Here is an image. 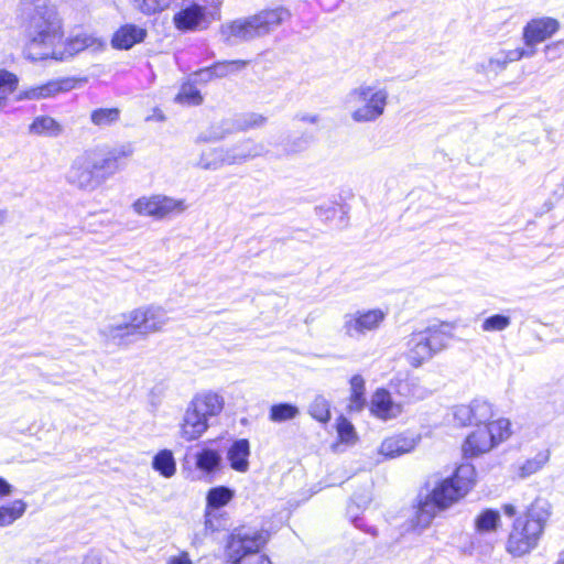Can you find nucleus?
Segmentation results:
<instances>
[{
	"instance_id": "nucleus-1",
	"label": "nucleus",
	"mask_w": 564,
	"mask_h": 564,
	"mask_svg": "<svg viewBox=\"0 0 564 564\" xmlns=\"http://www.w3.org/2000/svg\"><path fill=\"white\" fill-rule=\"evenodd\" d=\"M475 481L476 469L473 464L463 463L457 466L451 476L438 480L432 490L420 498L412 525L420 529L429 527L440 512L467 496Z\"/></svg>"
},
{
	"instance_id": "nucleus-2",
	"label": "nucleus",
	"mask_w": 564,
	"mask_h": 564,
	"mask_svg": "<svg viewBox=\"0 0 564 564\" xmlns=\"http://www.w3.org/2000/svg\"><path fill=\"white\" fill-rule=\"evenodd\" d=\"M64 34V22L57 6L48 0L39 1L25 26V57L32 62L47 61Z\"/></svg>"
},
{
	"instance_id": "nucleus-3",
	"label": "nucleus",
	"mask_w": 564,
	"mask_h": 564,
	"mask_svg": "<svg viewBox=\"0 0 564 564\" xmlns=\"http://www.w3.org/2000/svg\"><path fill=\"white\" fill-rule=\"evenodd\" d=\"M551 516V505L542 498H536L513 521L506 549L512 556H523L534 550L544 532Z\"/></svg>"
},
{
	"instance_id": "nucleus-4",
	"label": "nucleus",
	"mask_w": 564,
	"mask_h": 564,
	"mask_svg": "<svg viewBox=\"0 0 564 564\" xmlns=\"http://www.w3.org/2000/svg\"><path fill=\"white\" fill-rule=\"evenodd\" d=\"M291 18L289 9L279 6L264 9L246 18L232 20L220 28V34L228 46L263 37Z\"/></svg>"
},
{
	"instance_id": "nucleus-5",
	"label": "nucleus",
	"mask_w": 564,
	"mask_h": 564,
	"mask_svg": "<svg viewBox=\"0 0 564 564\" xmlns=\"http://www.w3.org/2000/svg\"><path fill=\"white\" fill-rule=\"evenodd\" d=\"M453 415L455 422L460 426H477L463 444L462 449L465 457L474 458L495 448V441L482 425L494 416L491 403L484 399H474L469 404L456 405Z\"/></svg>"
},
{
	"instance_id": "nucleus-6",
	"label": "nucleus",
	"mask_w": 564,
	"mask_h": 564,
	"mask_svg": "<svg viewBox=\"0 0 564 564\" xmlns=\"http://www.w3.org/2000/svg\"><path fill=\"white\" fill-rule=\"evenodd\" d=\"M452 329L451 324L443 322L412 333L406 341L408 349L405 356L409 364L417 368L442 351L453 337Z\"/></svg>"
},
{
	"instance_id": "nucleus-7",
	"label": "nucleus",
	"mask_w": 564,
	"mask_h": 564,
	"mask_svg": "<svg viewBox=\"0 0 564 564\" xmlns=\"http://www.w3.org/2000/svg\"><path fill=\"white\" fill-rule=\"evenodd\" d=\"M268 542V533L247 527L235 528L228 535L226 553L232 563L272 564L270 557L261 553Z\"/></svg>"
},
{
	"instance_id": "nucleus-8",
	"label": "nucleus",
	"mask_w": 564,
	"mask_h": 564,
	"mask_svg": "<svg viewBox=\"0 0 564 564\" xmlns=\"http://www.w3.org/2000/svg\"><path fill=\"white\" fill-rule=\"evenodd\" d=\"M224 409V398L208 392L195 397L189 403L182 424V435L187 441L199 438L207 431L210 419L216 417Z\"/></svg>"
},
{
	"instance_id": "nucleus-9",
	"label": "nucleus",
	"mask_w": 564,
	"mask_h": 564,
	"mask_svg": "<svg viewBox=\"0 0 564 564\" xmlns=\"http://www.w3.org/2000/svg\"><path fill=\"white\" fill-rule=\"evenodd\" d=\"M110 160H101L95 152H85L76 156L67 172V182L78 189L91 192L98 188L109 176Z\"/></svg>"
},
{
	"instance_id": "nucleus-10",
	"label": "nucleus",
	"mask_w": 564,
	"mask_h": 564,
	"mask_svg": "<svg viewBox=\"0 0 564 564\" xmlns=\"http://www.w3.org/2000/svg\"><path fill=\"white\" fill-rule=\"evenodd\" d=\"M388 313L382 308L356 310L343 316L341 332L349 338L360 340L380 328Z\"/></svg>"
},
{
	"instance_id": "nucleus-11",
	"label": "nucleus",
	"mask_w": 564,
	"mask_h": 564,
	"mask_svg": "<svg viewBox=\"0 0 564 564\" xmlns=\"http://www.w3.org/2000/svg\"><path fill=\"white\" fill-rule=\"evenodd\" d=\"M350 95L365 102L351 113L356 122H370L378 119L384 112L389 96L386 89L373 91L371 86L366 85L352 89Z\"/></svg>"
},
{
	"instance_id": "nucleus-12",
	"label": "nucleus",
	"mask_w": 564,
	"mask_h": 564,
	"mask_svg": "<svg viewBox=\"0 0 564 564\" xmlns=\"http://www.w3.org/2000/svg\"><path fill=\"white\" fill-rule=\"evenodd\" d=\"M105 43L95 34L79 32L59 40L48 59L67 62L86 50L98 51Z\"/></svg>"
},
{
	"instance_id": "nucleus-13",
	"label": "nucleus",
	"mask_w": 564,
	"mask_h": 564,
	"mask_svg": "<svg viewBox=\"0 0 564 564\" xmlns=\"http://www.w3.org/2000/svg\"><path fill=\"white\" fill-rule=\"evenodd\" d=\"M141 327V313L139 308L122 313L115 321L100 329V335L107 341L119 345L128 344L131 336L138 334Z\"/></svg>"
},
{
	"instance_id": "nucleus-14",
	"label": "nucleus",
	"mask_w": 564,
	"mask_h": 564,
	"mask_svg": "<svg viewBox=\"0 0 564 564\" xmlns=\"http://www.w3.org/2000/svg\"><path fill=\"white\" fill-rule=\"evenodd\" d=\"M217 11H208L205 6L192 2L182 8L173 17L175 28L182 32L206 30L216 17Z\"/></svg>"
},
{
	"instance_id": "nucleus-15",
	"label": "nucleus",
	"mask_w": 564,
	"mask_h": 564,
	"mask_svg": "<svg viewBox=\"0 0 564 564\" xmlns=\"http://www.w3.org/2000/svg\"><path fill=\"white\" fill-rule=\"evenodd\" d=\"M83 82L84 80L82 79L70 77L53 79L45 84L21 89L15 96V99L18 101H22L53 98L61 93L70 91L77 88Z\"/></svg>"
},
{
	"instance_id": "nucleus-16",
	"label": "nucleus",
	"mask_w": 564,
	"mask_h": 564,
	"mask_svg": "<svg viewBox=\"0 0 564 564\" xmlns=\"http://www.w3.org/2000/svg\"><path fill=\"white\" fill-rule=\"evenodd\" d=\"M187 208L184 199H175L165 195H153L145 200L143 197V214L155 218L165 219L178 215Z\"/></svg>"
},
{
	"instance_id": "nucleus-17",
	"label": "nucleus",
	"mask_w": 564,
	"mask_h": 564,
	"mask_svg": "<svg viewBox=\"0 0 564 564\" xmlns=\"http://www.w3.org/2000/svg\"><path fill=\"white\" fill-rule=\"evenodd\" d=\"M558 30L560 22L555 18H534L523 26L522 40L528 43H542L551 39Z\"/></svg>"
},
{
	"instance_id": "nucleus-18",
	"label": "nucleus",
	"mask_w": 564,
	"mask_h": 564,
	"mask_svg": "<svg viewBox=\"0 0 564 564\" xmlns=\"http://www.w3.org/2000/svg\"><path fill=\"white\" fill-rule=\"evenodd\" d=\"M193 458L195 468L209 482L214 480L215 476L220 473L224 467L221 452L207 445L196 451Z\"/></svg>"
},
{
	"instance_id": "nucleus-19",
	"label": "nucleus",
	"mask_w": 564,
	"mask_h": 564,
	"mask_svg": "<svg viewBox=\"0 0 564 564\" xmlns=\"http://www.w3.org/2000/svg\"><path fill=\"white\" fill-rule=\"evenodd\" d=\"M370 413L383 421L397 417L402 409L392 399L390 391L386 388H378L370 400Z\"/></svg>"
},
{
	"instance_id": "nucleus-20",
	"label": "nucleus",
	"mask_w": 564,
	"mask_h": 564,
	"mask_svg": "<svg viewBox=\"0 0 564 564\" xmlns=\"http://www.w3.org/2000/svg\"><path fill=\"white\" fill-rule=\"evenodd\" d=\"M250 454L251 447L248 438L234 440L226 453L229 467L238 473H247L250 466Z\"/></svg>"
},
{
	"instance_id": "nucleus-21",
	"label": "nucleus",
	"mask_w": 564,
	"mask_h": 564,
	"mask_svg": "<svg viewBox=\"0 0 564 564\" xmlns=\"http://www.w3.org/2000/svg\"><path fill=\"white\" fill-rule=\"evenodd\" d=\"M227 165L242 164L249 160L265 153L262 143H258L251 139L243 140L230 149H227Z\"/></svg>"
},
{
	"instance_id": "nucleus-22",
	"label": "nucleus",
	"mask_w": 564,
	"mask_h": 564,
	"mask_svg": "<svg viewBox=\"0 0 564 564\" xmlns=\"http://www.w3.org/2000/svg\"><path fill=\"white\" fill-rule=\"evenodd\" d=\"M501 525V514L498 509L485 508L474 520L475 536L471 544L475 545L479 536L496 533Z\"/></svg>"
},
{
	"instance_id": "nucleus-23",
	"label": "nucleus",
	"mask_w": 564,
	"mask_h": 564,
	"mask_svg": "<svg viewBox=\"0 0 564 564\" xmlns=\"http://www.w3.org/2000/svg\"><path fill=\"white\" fill-rule=\"evenodd\" d=\"M234 496L235 490L228 486L212 487L206 495L207 518L221 512V509L232 500Z\"/></svg>"
},
{
	"instance_id": "nucleus-24",
	"label": "nucleus",
	"mask_w": 564,
	"mask_h": 564,
	"mask_svg": "<svg viewBox=\"0 0 564 564\" xmlns=\"http://www.w3.org/2000/svg\"><path fill=\"white\" fill-rule=\"evenodd\" d=\"M416 441L414 437L397 435L386 438L380 447V453L388 457L394 458L414 449Z\"/></svg>"
},
{
	"instance_id": "nucleus-25",
	"label": "nucleus",
	"mask_w": 564,
	"mask_h": 564,
	"mask_svg": "<svg viewBox=\"0 0 564 564\" xmlns=\"http://www.w3.org/2000/svg\"><path fill=\"white\" fill-rule=\"evenodd\" d=\"M154 471L164 478H171L176 473V460L171 449H160L152 458Z\"/></svg>"
},
{
	"instance_id": "nucleus-26",
	"label": "nucleus",
	"mask_w": 564,
	"mask_h": 564,
	"mask_svg": "<svg viewBox=\"0 0 564 564\" xmlns=\"http://www.w3.org/2000/svg\"><path fill=\"white\" fill-rule=\"evenodd\" d=\"M300 415V409L291 402L273 403L269 409L268 419L273 423H284Z\"/></svg>"
},
{
	"instance_id": "nucleus-27",
	"label": "nucleus",
	"mask_w": 564,
	"mask_h": 564,
	"mask_svg": "<svg viewBox=\"0 0 564 564\" xmlns=\"http://www.w3.org/2000/svg\"><path fill=\"white\" fill-rule=\"evenodd\" d=\"M30 132L37 135L57 137L62 133V126L52 117L39 116L30 124Z\"/></svg>"
},
{
	"instance_id": "nucleus-28",
	"label": "nucleus",
	"mask_w": 564,
	"mask_h": 564,
	"mask_svg": "<svg viewBox=\"0 0 564 564\" xmlns=\"http://www.w3.org/2000/svg\"><path fill=\"white\" fill-rule=\"evenodd\" d=\"M139 37V30L134 25H123L111 37L113 48L128 50L132 47Z\"/></svg>"
},
{
	"instance_id": "nucleus-29",
	"label": "nucleus",
	"mask_w": 564,
	"mask_h": 564,
	"mask_svg": "<svg viewBox=\"0 0 564 564\" xmlns=\"http://www.w3.org/2000/svg\"><path fill=\"white\" fill-rule=\"evenodd\" d=\"M204 101L200 90L189 79L183 83L175 96V102L186 106H199Z\"/></svg>"
},
{
	"instance_id": "nucleus-30",
	"label": "nucleus",
	"mask_w": 564,
	"mask_h": 564,
	"mask_svg": "<svg viewBox=\"0 0 564 564\" xmlns=\"http://www.w3.org/2000/svg\"><path fill=\"white\" fill-rule=\"evenodd\" d=\"M121 110L117 107L96 108L90 112V122L98 128H108L120 119Z\"/></svg>"
},
{
	"instance_id": "nucleus-31",
	"label": "nucleus",
	"mask_w": 564,
	"mask_h": 564,
	"mask_svg": "<svg viewBox=\"0 0 564 564\" xmlns=\"http://www.w3.org/2000/svg\"><path fill=\"white\" fill-rule=\"evenodd\" d=\"M308 414L322 424L328 423L332 419L330 401L323 394L315 395L314 400L308 405Z\"/></svg>"
},
{
	"instance_id": "nucleus-32",
	"label": "nucleus",
	"mask_w": 564,
	"mask_h": 564,
	"mask_svg": "<svg viewBox=\"0 0 564 564\" xmlns=\"http://www.w3.org/2000/svg\"><path fill=\"white\" fill-rule=\"evenodd\" d=\"M167 321L166 313L161 307H148L143 311V334L155 332Z\"/></svg>"
},
{
	"instance_id": "nucleus-33",
	"label": "nucleus",
	"mask_w": 564,
	"mask_h": 564,
	"mask_svg": "<svg viewBox=\"0 0 564 564\" xmlns=\"http://www.w3.org/2000/svg\"><path fill=\"white\" fill-rule=\"evenodd\" d=\"M19 85V78L15 74L0 69V110L8 104V97L13 94Z\"/></svg>"
},
{
	"instance_id": "nucleus-34",
	"label": "nucleus",
	"mask_w": 564,
	"mask_h": 564,
	"mask_svg": "<svg viewBox=\"0 0 564 564\" xmlns=\"http://www.w3.org/2000/svg\"><path fill=\"white\" fill-rule=\"evenodd\" d=\"M224 164H227V151L223 148L203 152L198 162L204 170H217Z\"/></svg>"
},
{
	"instance_id": "nucleus-35",
	"label": "nucleus",
	"mask_w": 564,
	"mask_h": 564,
	"mask_svg": "<svg viewBox=\"0 0 564 564\" xmlns=\"http://www.w3.org/2000/svg\"><path fill=\"white\" fill-rule=\"evenodd\" d=\"M26 510L23 500H14L12 503L0 507V527H7L20 519Z\"/></svg>"
},
{
	"instance_id": "nucleus-36",
	"label": "nucleus",
	"mask_w": 564,
	"mask_h": 564,
	"mask_svg": "<svg viewBox=\"0 0 564 564\" xmlns=\"http://www.w3.org/2000/svg\"><path fill=\"white\" fill-rule=\"evenodd\" d=\"M482 425L489 432L492 441H495V447L507 440L511 434V424L508 419H498L496 421H491L490 419L487 423H482Z\"/></svg>"
},
{
	"instance_id": "nucleus-37",
	"label": "nucleus",
	"mask_w": 564,
	"mask_h": 564,
	"mask_svg": "<svg viewBox=\"0 0 564 564\" xmlns=\"http://www.w3.org/2000/svg\"><path fill=\"white\" fill-rule=\"evenodd\" d=\"M249 61L232 59V61H217L210 65L215 78H224L229 74L238 73L245 69Z\"/></svg>"
},
{
	"instance_id": "nucleus-38",
	"label": "nucleus",
	"mask_w": 564,
	"mask_h": 564,
	"mask_svg": "<svg viewBox=\"0 0 564 564\" xmlns=\"http://www.w3.org/2000/svg\"><path fill=\"white\" fill-rule=\"evenodd\" d=\"M550 459V451H541L534 457L527 459L519 468L521 478L530 477L538 473Z\"/></svg>"
},
{
	"instance_id": "nucleus-39",
	"label": "nucleus",
	"mask_w": 564,
	"mask_h": 564,
	"mask_svg": "<svg viewBox=\"0 0 564 564\" xmlns=\"http://www.w3.org/2000/svg\"><path fill=\"white\" fill-rule=\"evenodd\" d=\"M313 133L303 132L299 137L289 138L284 143V151L288 154H295L305 151L314 142Z\"/></svg>"
},
{
	"instance_id": "nucleus-40",
	"label": "nucleus",
	"mask_w": 564,
	"mask_h": 564,
	"mask_svg": "<svg viewBox=\"0 0 564 564\" xmlns=\"http://www.w3.org/2000/svg\"><path fill=\"white\" fill-rule=\"evenodd\" d=\"M511 325V317L509 315L497 313L486 317L482 321L481 329L484 332H501Z\"/></svg>"
},
{
	"instance_id": "nucleus-41",
	"label": "nucleus",
	"mask_w": 564,
	"mask_h": 564,
	"mask_svg": "<svg viewBox=\"0 0 564 564\" xmlns=\"http://www.w3.org/2000/svg\"><path fill=\"white\" fill-rule=\"evenodd\" d=\"M267 121V118L262 115L249 112L237 117L234 120V128L237 130H248L252 128L261 127Z\"/></svg>"
},
{
	"instance_id": "nucleus-42",
	"label": "nucleus",
	"mask_w": 564,
	"mask_h": 564,
	"mask_svg": "<svg viewBox=\"0 0 564 564\" xmlns=\"http://www.w3.org/2000/svg\"><path fill=\"white\" fill-rule=\"evenodd\" d=\"M336 432L338 440L343 443H351L357 437L355 426L343 414L336 420Z\"/></svg>"
},
{
	"instance_id": "nucleus-43",
	"label": "nucleus",
	"mask_w": 564,
	"mask_h": 564,
	"mask_svg": "<svg viewBox=\"0 0 564 564\" xmlns=\"http://www.w3.org/2000/svg\"><path fill=\"white\" fill-rule=\"evenodd\" d=\"M364 510H357L356 509V506L352 505V503H348L347 506V516L350 520V522L359 530L368 533V534H371L372 536H377L378 535V529L373 525H366L365 522H364V519L362 517H360V512H362Z\"/></svg>"
},
{
	"instance_id": "nucleus-44",
	"label": "nucleus",
	"mask_w": 564,
	"mask_h": 564,
	"mask_svg": "<svg viewBox=\"0 0 564 564\" xmlns=\"http://www.w3.org/2000/svg\"><path fill=\"white\" fill-rule=\"evenodd\" d=\"M167 389V386L165 384L164 381H160L158 383H155L150 392H149V406H150V411L151 412H155L158 406L161 404L164 395H165V391Z\"/></svg>"
},
{
	"instance_id": "nucleus-45",
	"label": "nucleus",
	"mask_w": 564,
	"mask_h": 564,
	"mask_svg": "<svg viewBox=\"0 0 564 564\" xmlns=\"http://www.w3.org/2000/svg\"><path fill=\"white\" fill-rule=\"evenodd\" d=\"M173 0H143V14H155L167 9Z\"/></svg>"
},
{
	"instance_id": "nucleus-46",
	"label": "nucleus",
	"mask_w": 564,
	"mask_h": 564,
	"mask_svg": "<svg viewBox=\"0 0 564 564\" xmlns=\"http://www.w3.org/2000/svg\"><path fill=\"white\" fill-rule=\"evenodd\" d=\"M367 405L365 392L350 393L349 403L347 405L348 413H359Z\"/></svg>"
},
{
	"instance_id": "nucleus-47",
	"label": "nucleus",
	"mask_w": 564,
	"mask_h": 564,
	"mask_svg": "<svg viewBox=\"0 0 564 564\" xmlns=\"http://www.w3.org/2000/svg\"><path fill=\"white\" fill-rule=\"evenodd\" d=\"M133 150L132 148L127 145H121L119 148L113 149L107 158H101V160H110V169L115 165V163L119 162L120 160L128 158L132 154Z\"/></svg>"
},
{
	"instance_id": "nucleus-48",
	"label": "nucleus",
	"mask_w": 564,
	"mask_h": 564,
	"mask_svg": "<svg viewBox=\"0 0 564 564\" xmlns=\"http://www.w3.org/2000/svg\"><path fill=\"white\" fill-rule=\"evenodd\" d=\"M225 519L223 512L215 513L212 518H207V509H205V531L214 533L224 527Z\"/></svg>"
},
{
	"instance_id": "nucleus-49",
	"label": "nucleus",
	"mask_w": 564,
	"mask_h": 564,
	"mask_svg": "<svg viewBox=\"0 0 564 564\" xmlns=\"http://www.w3.org/2000/svg\"><path fill=\"white\" fill-rule=\"evenodd\" d=\"M371 500V494L365 490L362 492H355L350 499V503L355 505L357 510H366Z\"/></svg>"
},
{
	"instance_id": "nucleus-50",
	"label": "nucleus",
	"mask_w": 564,
	"mask_h": 564,
	"mask_svg": "<svg viewBox=\"0 0 564 564\" xmlns=\"http://www.w3.org/2000/svg\"><path fill=\"white\" fill-rule=\"evenodd\" d=\"M507 65L508 63L506 61V57L503 56L502 51H500L495 56L489 58L486 69L488 72L498 73L503 70L507 67Z\"/></svg>"
},
{
	"instance_id": "nucleus-51",
	"label": "nucleus",
	"mask_w": 564,
	"mask_h": 564,
	"mask_svg": "<svg viewBox=\"0 0 564 564\" xmlns=\"http://www.w3.org/2000/svg\"><path fill=\"white\" fill-rule=\"evenodd\" d=\"M214 78L215 77L213 74V69H210V66L199 68L198 70L191 74V80L194 84H207Z\"/></svg>"
},
{
	"instance_id": "nucleus-52",
	"label": "nucleus",
	"mask_w": 564,
	"mask_h": 564,
	"mask_svg": "<svg viewBox=\"0 0 564 564\" xmlns=\"http://www.w3.org/2000/svg\"><path fill=\"white\" fill-rule=\"evenodd\" d=\"M315 213L321 219L328 221V220L333 219L337 213L336 204L328 203L325 205L316 206Z\"/></svg>"
},
{
	"instance_id": "nucleus-53",
	"label": "nucleus",
	"mask_w": 564,
	"mask_h": 564,
	"mask_svg": "<svg viewBox=\"0 0 564 564\" xmlns=\"http://www.w3.org/2000/svg\"><path fill=\"white\" fill-rule=\"evenodd\" d=\"M350 393L366 392V382L361 375H354L350 380Z\"/></svg>"
},
{
	"instance_id": "nucleus-54",
	"label": "nucleus",
	"mask_w": 564,
	"mask_h": 564,
	"mask_svg": "<svg viewBox=\"0 0 564 564\" xmlns=\"http://www.w3.org/2000/svg\"><path fill=\"white\" fill-rule=\"evenodd\" d=\"M524 46L520 47L522 58H530L536 54V45L539 43H528L523 41Z\"/></svg>"
},
{
	"instance_id": "nucleus-55",
	"label": "nucleus",
	"mask_w": 564,
	"mask_h": 564,
	"mask_svg": "<svg viewBox=\"0 0 564 564\" xmlns=\"http://www.w3.org/2000/svg\"><path fill=\"white\" fill-rule=\"evenodd\" d=\"M502 53H503V56L506 57V61L508 64L522 59V56H521L522 53L520 51V47H517V48L510 50V51H502Z\"/></svg>"
},
{
	"instance_id": "nucleus-56",
	"label": "nucleus",
	"mask_w": 564,
	"mask_h": 564,
	"mask_svg": "<svg viewBox=\"0 0 564 564\" xmlns=\"http://www.w3.org/2000/svg\"><path fill=\"white\" fill-rule=\"evenodd\" d=\"M169 564H192V560L187 552H182L177 556H172Z\"/></svg>"
},
{
	"instance_id": "nucleus-57",
	"label": "nucleus",
	"mask_w": 564,
	"mask_h": 564,
	"mask_svg": "<svg viewBox=\"0 0 564 564\" xmlns=\"http://www.w3.org/2000/svg\"><path fill=\"white\" fill-rule=\"evenodd\" d=\"M295 118L303 122H308L312 124L317 123L319 120V117L317 115H310V113L296 115Z\"/></svg>"
},
{
	"instance_id": "nucleus-58",
	"label": "nucleus",
	"mask_w": 564,
	"mask_h": 564,
	"mask_svg": "<svg viewBox=\"0 0 564 564\" xmlns=\"http://www.w3.org/2000/svg\"><path fill=\"white\" fill-rule=\"evenodd\" d=\"M562 45L561 42H557V43H553V44H549L544 47V52H545V55L546 57L549 58H554L555 57V54H556V51L558 50V47Z\"/></svg>"
},
{
	"instance_id": "nucleus-59",
	"label": "nucleus",
	"mask_w": 564,
	"mask_h": 564,
	"mask_svg": "<svg viewBox=\"0 0 564 564\" xmlns=\"http://www.w3.org/2000/svg\"><path fill=\"white\" fill-rule=\"evenodd\" d=\"M12 491V486L0 477V497L9 496Z\"/></svg>"
},
{
	"instance_id": "nucleus-60",
	"label": "nucleus",
	"mask_w": 564,
	"mask_h": 564,
	"mask_svg": "<svg viewBox=\"0 0 564 564\" xmlns=\"http://www.w3.org/2000/svg\"><path fill=\"white\" fill-rule=\"evenodd\" d=\"M83 564H102L98 554L89 553L85 556Z\"/></svg>"
},
{
	"instance_id": "nucleus-61",
	"label": "nucleus",
	"mask_w": 564,
	"mask_h": 564,
	"mask_svg": "<svg viewBox=\"0 0 564 564\" xmlns=\"http://www.w3.org/2000/svg\"><path fill=\"white\" fill-rule=\"evenodd\" d=\"M502 511H503V513H505L507 517H510V518H511V517H514V516H516V513H517V508H516V506H514V505H512V503H505V505L502 506Z\"/></svg>"
},
{
	"instance_id": "nucleus-62",
	"label": "nucleus",
	"mask_w": 564,
	"mask_h": 564,
	"mask_svg": "<svg viewBox=\"0 0 564 564\" xmlns=\"http://www.w3.org/2000/svg\"><path fill=\"white\" fill-rule=\"evenodd\" d=\"M164 118L165 117H164V115H163V112L161 110L154 109V115L153 116H148L145 118V120L147 121H149V120L162 121V120H164Z\"/></svg>"
},
{
	"instance_id": "nucleus-63",
	"label": "nucleus",
	"mask_w": 564,
	"mask_h": 564,
	"mask_svg": "<svg viewBox=\"0 0 564 564\" xmlns=\"http://www.w3.org/2000/svg\"><path fill=\"white\" fill-rule=\"evenodd\" d=\"M8 214L6 209H0V227L3 226L7 221Z\"/></svg>"
},
{
	"instance_id": "nucleus-64",
	"label": "nucleus",
	"mask_w": 564,
	"mask_h": 564,
	"mask_svg": "<svg viewBox=\"0 0 564 564\" xmlns=\"http://www.w3.org/2000/svg\"><path fill=\"white\" fill-rule=\"evenodd\" d=\"M554 564H564V552L558 554V558Z\"/></svg>"
}]
</instances>
